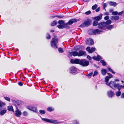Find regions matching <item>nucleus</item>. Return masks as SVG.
Masks as SVG:
<instances>
[{"label":"nucleus","instance_id":"55","mask_svg":"<svg viewBox=\"0 0 124 124\" xmlns=\"http://www.w3.org/2000/svg\"><path fill=\"white\" fill-rule=\"evenodd\" d=\"M18 84L20 86H22L23 85V84L21 82H19L18 83Z\"/></svg>","mask_w":124,"mask_h":124},{"label":"nucleus","instance_id":"39","mask_svg":"<svg viewBox=\"0 0 124 124\" xmlns=\"http://www.w3.org/2000/svg\"><path fill=\"white\" fill-rule=\"evenodd\" d=\"M98 24V22L97 21H94L93 22V26H96Z\"/></svg>","mask_w":124,"mask_h":124},{"label":"nucleus","instance_id":"54","mask_svg":"<svg viewBox=\"0 0 124 124\" xmlns=\"http://www.w3.org/2000/svg\"><path fill=\"white\" fill-rule=\"evenodd\" d=\"M56 16L57 17L59 18H61L64 17V16Z\"/></svg>","mask_w":124,"mask_h":124},{"label":"nucleus","instance_id":"42","mask_svg":"<svg viewBox=\"0 0 124 124\" xmlns=\"http://www.w3.org/2000/svg\"><path fill=\"white\" fill-rule=\"evenodd\" d=\"M5 105V104L2 101H1L0 100V106H2L4 105Z\"/></svg>","mask_w":124,"mask_h":124},{"label":"nucleus","instance_id":"57","mask_svg":"<svg viewBox=\"0 0 124 124\" xmlns=\"http://www.w3.org/2000/svg\"><path fill=\"white\" fill-rule=\"evenodd\" d=\"M100 9V7H98L96 9V11L97 12H98L99 11Z\"/></svg>","mask_w":124,"mask_h":124},{"label":"nucleus","instance_id":"47","mask_svg":"<svg viewBox=\"0 0 124 124\" xmlns=\"http://www.w3.org/2000/svg\"><path fill=\"white\" fill-rule=\"evenodd\" d=\"M23 114L24 116H27L28 114L27 112L25 111L23 113Z\"/></svg>","mask_w":124,"mask_h":124},{"label":"nucleus","instance_id":"29","mask_svg":"<svg viewBox=\"0 0 124 124\" xmlns=\"http://www.w3.org/2000/svg\"><path fill=\"white\" fill-rule=\"evenodd\" d=\"M105 22V23H106V24L107 25V26H108V25L111 24L112 23V22L111 20H108L106 22Z\"/></svg>","mask_w":124,"mask_h":124},{"label":"nucleus","instance_id":"36","mask_svg":"<svg viewBox=\"0 0 124 124\" xmlns=\"http://www.w3.org/2000/svg\"><path fill=\"white\" fill-rule=\"evenodd\" d=\"M57 27L59 29H63L64 28L63 24L62 25H58Z\"/></svg>","mask_w":124,"mask_h":124},{"label":"nucleus","instance_id":"16","mask_svg":"<svg viewBox=\"0 0 124 124\" xmlns=\"http://www.w3.org/2000/svg\"><path fill=\"white\" fill-rule=\"evenodd\" d=\"M93 58L94 60H96L98 61H99L102 59L101 57L98 55H97V56H94L93 57Z\"/></svg>","mask_w":124,"mask_h":124},{"label":"nucleus","instance_id":"52","mask_svg":"<svg viewBox=\"0 0 124 124\" xmlns=\"http://www.w3.org/2000/svg\"><path fill=\"white\" fill-rule=\"evenodd\" d=\"M109 18V17L108 16H106L104 18V19L105 20H107Z\"/></svg>","mask_w":124,"mask_h":124},{"label":"nucleus","instance_id":"5","mask_svg":"<svg viewBox=\"0 0 124 124\" xmlns=\"http://www.w3.org/2000/svg\"><path fill=\"white\" fill-rule=\"evenodd\" d=\"M98 27L99 28L103 30L107 29V26L105 22H103L99 23L98 24Z\"/></svg>","mask_w":124,"mask_h":124},{"label":"nucleus","instance_id":"11","mask_svg":"<svg viewBox=\"0 0 124 124\" xmlns=\"http://www.w3.org/2000/svg\"><path fill=\"white\" fill-rule=\"evenodd\" d=\"M91 31L93 32V33H94V34L95 35L100 34V33L102 31L101 30L97 29L95 30H92Z\"/></svg>","mask_w":124,"mask_h":124},{"label":"nucleus","instance_id":"63","mask_svg":"<svg viewBox=\"0 0 124 124\" xmlns=\"http://www.w3.org/2000/svg\"><path fill=\"white\" fill-rule=\"evenodd\" d=\"M113 11V9H110V12H112V11Z\"/></svg>","mask_w":124,"mask_h":124},{"label":"nucleus","instance_id":"24","mask_svg":"<svg viewBox=\"0 0 124 124\" xmlns=\"http://www.w3.org/2000/svg\"><path fill=\"white\" fill-rule=\"evenodd\" d=\"M114 26L112 25H110L108 26H107V29L108 30H110L113 28Z\"/></svg>","mask_w":124,"mask_h":124},{"label":"nucleus","instance_id":"44","mask_svg":"<svg viewBox=\"0 0 124 124\" xmlns=\"http://www.w3.org/2000/svg\"><path fill=\"white\" fill-rule=\"evenodd\" d=\"M73 124H78L79 122L78 121L75 120L73 121Z\"/></svg>","mask_w":124,"mask_h":124},{"label":"nucleus","instance_id":"1","mask_svg":"<svg viewBox=\"0 0 124 124\" xmlns=\"http://www.w3.org/2000/svg\"><path fill=\"white\" fill-rule=\"evenodd\" d=\"M54 38H53L51 42V46L54 49H56L58 48L57 44L58 39L56 36L54 35Z\"/></svg>","mask_w":124,"mask_h":124},{"label":"nucleus","instance_id":"50","mask_svg":"<svg viewBox=\"0 0 124 124\" xmlns=\"http://www.w3.org/2000/svg\"><path fill=\"white\" fill-rule=\"evenodd\" d=\"M107 6V3H104V4L103 5V7L104 9H105V8H106Z\"/></svg>","mask_w":124,"mask_h":124},{"label":"nucleus","instance_id":"14","mask_svg":"<svg viewBox=\"0 0 124 124\" xmlns=\"http://www.w3.org/2000/svg\"><path fill=\"white\" fill-rule=\"evenodd\" d=\"M28 108L29 110L34 112H36L37 111L36 108L35 107H33L31 106H29L28 107Z\"/></svg>","mask_w":124,"mask_h":124},{"label":"nucleus","instance_id":"7","mask_svg":"<svg viewBox=\"0 0 124 124\" xmlns=\"http://www.w3.org/2000/svg\"><path fill=\"white\" fill-rule=\"evenodd\" d=\"M86 50L89 53H92L93 52L95 51V48L94 47H92L91 48L89 46H88L86 49Z\"/></svg>","mask_w":124,"mask_h":124},{"label":"nucleus","instance_id":"8","mask_svg":"<svg viewBox=\"0 0 124 124\" xmlns=\"http://www.w3.org/2000/svg\"><path fill=\"white\" fill-rule=\"evenodd\" d=\"M86 43L89 45H92L93 44L94 42L93 40L91 38H90L87 40Z\"/></svg>","mask_w":124,"mask_h":124},{"label":"nucleus","instance_id":"30","mask_svg":"<svg viewBox=\"0 0 124 124\" xmlns=\"http://www.w3.org/2000/svg\"><path fill=\"white\" fill-rule=\"evenodd\" d=\"M57 23L56 21H53L51 24V25L53 26H54L56 25Z\"/></svg>","mask_w":124,"mask_h":124},{"label":"nucleus","instance_id":"6","mask_svg":"<svg viewBox=\"0 0 124 124\" xmlns=\"http://www.w3.org/2000/svg\"><path fill=\"white\" fill-rule=\"evenodd\" d=\"M91 22V21L87 20L82 24L80 26L82 27L88 26L90 25Z\"/></svg>","mask_w":124,"mask_h":124},{"label":"nucleus","instance_id":"33","mask_svg":"<svg viewBox=\"0 0 124 124\" xmlns=\"http://www.w3.org/2000/svg\"><path fill=\"white\" fill-rule=\"evenodd\" d=\"M121 94V93L120 91H118L116 93V95L117 96H119Z\"/></svg>","mask_w":124,"mask_h":124},{"label":"nucleus","instance_id":"56","mask_svg":"<svg viewBox=\"0 0 124 124\" xmlns=\"http://www.w3.org/2000/svg\"><path fill=\"white\" fill-rule=\"evenodd\" d=\"M124 11H122L121 12H119L118 14V15H122Z\"/></svg>","mask_w":124,"mask_h":124},{"label":"nucleus","instance_id":"40","mask_svg":"<svg viewBox=\"0 0 124 124\" xmlns=\"http://www.w3.org/2000/svg\"><path fill=\"white\" fill-rule=\"evenodd\" d=\"M4 98L5 100L9 102L10 101V99L9 97H5Z\"/></svg>","mask_w":124,"mask_h":124},{"label":"nucleus","instance_id":"35","mask_svg":"<svg viewBox=\"0 0 124 124\" xmlns=\"http://www.w3.org/2000/svg\"><path fill=\"white\" fill-rule=\"evenodd\" d=\"M109 77L107 76H106L105 78V81L107 83H108V81L109 80Z\"/></svg>","mask_w":124,"mask_h":124},{"label":"nucleus","instance_id":"41","mask_svg":"<svg viewBox=\"0 0 124 124\" xmlns=\"http://www.w3.org/2000/svg\"><path fill=\"white\" fill-rule=\"evenodd\" d=\"M39 112L41 114H45V111L43 110H39Z\"/></svg>","mask_w":124,"mask_h":124},{"label":"nucleus","instance_id":"3","mask_svg":"<svg viewBox=\"0 0 124 124\" xmlns=\"http://www.w3.org/2000/svg\"><path fill=\"white\" fill-rule=\"evenodd\" d=\"M42 120L48 123H54V124H57L60 123V122H59L57 120H54L52 119H49L45 118H42Z\"/></svg>","mask_w":124,"mask_h":124},{"label":"nucleus","instance_id":"58","mask_svg":"<svg viewBox=\"0 0 124 124\" xmlns=\"http://www.w3.org/2000/svg\"><path fill=\"white\" fill-rule=\"evenodd\" d=\"M87 58L89 59V60H91V58L90 56L89 55H88L87 56Z\"/></svg>","mask_w":124,"mask_h":124},{"label":"nucleus","instance_id":"25","mask_svg":"<svg viewBox=\"0 0 124 124\" xmlns=\"http://www.w3.org/2000/svg\"><path fill=\"white\" fill-rule=\"evenodd\" d=\"M8 109L9 111H14L13 107L12 106H8Z\"/></svg>","mask_w":124,"mask_h":124},{"label":"nucleus","instance_id":"31","mask_svg":"<svg viewBox=\"0 0 124 124\" xmlns=\"http://www.w3.org/2000/svg\"><path fill=\"white\" fill-rule=\"evenodd\" d=\"M47 110L51 112L53 111L54 110V109L52 107H49L47 108Z\"/></svg>","mask_w":124,"mask_h":124},{"label":"nucleus","instance_id":"17","mask_svg":"<svg viewBox=\"0 0 124 124\" xmlns=\"http://www.w3.org/2000/svg\"><path fill=\"white\" fill-rule=\"evenodd\" d=\"M108 95L109 97H111L114 95L113 92L111 90H110L108 92Z\"/></svg>","mask_w":124,"mask_h":124},{"label":"nucleus","instance_id":"15","mask_svg":"<svg viewBox=\"0 0 124 124\" xmlns=\"http://www.w3.org/2000/svg\"><path fill=\"white\" fill-rule=\"evenodd\" d=\"M86 54V53L84 51H81L78 52V56H80L83 55H85Z\"/></svg>","mask_w":124,"mask_h":124},{"label":"nucleus","instance_id":"48","mask_svg":"<svg viewBox=\"0 0 124 124\" xmlns=\"http://www.w3.org/2000/svg\"><path fill=\"white\" fill-rule=\"evenodd\" d=\"M98 72L96 70L95 71L94 73V74L93 75V77H94L95 76H96V75H97L98 74Z\"/></svg>","mask_w":124,"mask_h":124},{"label":"nucleus","instance_id":"60","mask_svg":"<svg viewBox=\"0 0 124 124\" xmlns=\"http://www.w3.org/2000/svg\"><path fill=\"white\" fill-rule=\"evenodd\" d=\"M121 97L122 98H124V93H123L122 94V95H121Z\"/></svg>","mask_w":124,"mask_h":124},{"label":"nucleus","instance_id":"4","mask_svg":"<svg viewBox=\"0 0 124 124\" xmlns=\"http://www.w3.org/2000/svg\"><path fill=\"white\" fill-rule=\"evenodd\" d=\"M89 64V62L86 61L85 59H82L80 60L79 64L83 66L86 67Z\"/></svg>","mask_w":124,"mask_h":124},{"label":"nucleus","instance_id":"32","mask_svg":"<svg viewBox=\"0 0 124 124\" xmlns=\"http://www.w3.org/2000/svg\"><path fill=\"white\" fill-rule=\"evenodd\" d=\"M100 62L102 63V65L104 66H105L106 65V62L104 61L101 60L100 61Z\"/></svg>","mask_w":124,"mask_h":124},{"label":"nucleus","instance_id":"10","mask_svg":"<svg viewBox=\"0 0 124 124\" xmlns=\"http://www.w3.org/2000/svg\"><path fill=\"white\" fill-rule=\"evenodd\" d=\"M70 72L72 73L76 74L77 73V68L74 67H72L70 69Z\"/></svg>","mask_w":124,"mask_h":124},{"label":"nucleus","instance_id":"9","mask_svg":"<svg viewBox=\"0 0 124 124\" xmlns=\"http://www.w3.org/2000/svg\"><path fill=\"white\" fill-rule=\"evenodd\" d=\"M77 21V20L76 19H72L69 21L67 23V24H68L69 25H70L73 23L76 22Z\"/></svg>","mask_w":124,"mask_h":124},{"label":"nucleus","instance_id":"64","mask_svg":"<svg viewBox=\"0 0 124 124\" xmlns=\"http://www.w3.org/2000/svg\"><path fill=\"white\" fill-rule=\"evenodd\" d=\"M51 32H54V30H51Z\"/></svg>","mask_w":124,"mask_h":124},{"label":"nucleus","instance_id":"21","mask_svg":"<svg viewBox=\"0 0 124 124\" xmlns=\"http://www.w3.org/2000/svg\"><path fill=\"white\" fill-rule=\"evenodd\" d=\"M119 17L118 16H112L111 17V19L113 20H118L119 19Z\"/></svg>","mask_w":124,"mask_h":124},{"label":"nucleus","instance_id":"18","mask_svg":"<svg viewBox=\"0 0 124 124\" xmlns=\"http://www.w3.org/2000/svg\"><path fill=\"white\" fill-rule=\"evenodd\" d=\"M108 3L110 6H116L117 4L116 2L113 1L108 2Z\"/></svg>","mask_w":124,"mask_h":124},{"label":"nucleus","instance_id":"38","mask_svg":"<svg viewBox=\"0 0 124 124\" xmlns=\"http://www.w3.org/2000/svg\"><path fill=\"white\" fill-rule=\"evenodd\" d=\"M58 51L59 53H62L63 52V49L61 48H59L58 49Z\"/></svg>","mask_w":124,"mask_h":124},{"label":"nucleus","instance_id":"34","mask_svg":"<svg viewBox=\"0 0 124 124\" xmlns=\"http://www.w3.org/2000/svg\"><path fill=\"white\" fill-rule=\"evenodd\" d=\"M64 21L63 20H59L58 22V23L60 25H63L64 23Z\"/></svg>","mask_w":124,"mask_h":124},{"label":"nucleus","instance_id":"46","mask_svg":"<svg viewBox=\"0 0 124 124\" xmlns=\"http://www.w3.org/2000/svg\"><path fill=\"white\" fill-rule=\"evenodd\" d=\"M108 70L110 71L113 74H115V73L110 68H108Z\"/></svg>","mask_w":124,"mask_h":124},{"label":"nucleus","instance_id":"22","mask_svg":"<svg viewBox=\"0 0 124 124\" xmlns=\"http://www.w3.org/2000/svg\"><path fill=\"white\" fill-rule=\"evenodd\" d=\"M70 53L72 54L73 56H78V52H73Z\"/></svg>","mask_w":124,"mask_h":124},{"label":"nucleus","instance_id":"23","mask_svg":"<svg viewBox=\"0 0 124 124\" xmlns=\"http://www.w3.org/2000/svg\"><path fill=\"white\" fill-rule=\"evenodd\" d=\"M101 72L102 74L103 75H105L107 73L106 70L104 69H102Z\"/></svg>","mask_w":124,"mask_h":124},{"label":"nucleus","instance_id":"13","mask_svg":"<svg viewBox=\"0 0 124 124\" xmlns=\"http://www.w3.org/2000/svg\"><path fill=\"white\" fill-rule=\"evenodd\" d=\"M15 114L16 116L19 117L21 115L22 113L18 109H17L15 111Z\"/></svg>","mask_w":124,"mask_h":124},{"label":"nucleus","instance_id":"12","mask_svg":"<svg viewBox=\"0 0 124 124\" xmlns=\"http://www.w3.org/2000/svg\"><path fill=\"white\" fill-rule=\"evenodd\" d=\"M80 60L79 59H76L75 60L71 59L70 60V62L72 63H76L79 64Z\"/></svg>","mask_w":124,"mask_h":124},{"label":"nucleus","instance_id":"28","mask_svg":"<svg viewBox=\"0 0 124 124\" xmlns=\"http://www.w3.org/2000/svg\"><path fill=\"white\" fill-rule=\"evenodd\" d=\"M6 110H3L1 111L0 112V114L1 116L3 115L6 112Z\"/></svg>","mask_w":124,"mask_h":124},{"label":"nucleus","instance_id":"20","mask_svg":"<svg viewBox=\"0 0 124 124\" xmlns=\"http://www.w3.org/2000/svg\"><path fill=\"white\" fill-rule=\"evenodd\" d=\"M102 16H98L95 17L94 18V19L96 21H99L101 19Z\"/></svg>","mask_w":124,"mask_h":124},{"label":"nucleus","instance_id":"51","mask_svg":"<svg viewBox=\"0 0 124 124\" xmlns=\"http://www.w3.org/2000/svg\"><path fill=\"white\" fill-rule=\"evenodd\" d=\"M91 13V12L89 10L87 12H86L85 13V14L86 15H88L90 14Z\"/></svg>","mask_w":124,"mask_h":124},{"label":"nucleus","instance_id":"45","mask_svg":"<svg viewBox=\"0 0 124 124\" xmlns=\"http://www.w3.org/2000/svg\"><path fill=\"white\" fill-rule=\"evenodd\" d=\"M46 38L47 39H49L50 38V36L48 34H47L46 35Z\"/></svg>","mask_w":124,"mask_h":124},{"label":"nucleus","instance_id":"2","mask_svg":"<svg viewBox=\"0 0 124 124\" xmlns=\"http://www.w3.org/2000/svg\"><path fill=\"white\" fill-rule=\"evenodd\" d=\"M106 84L107 85L109 86L113 89L116 88L119 85V84H116L115 82L112 81H110L109 83H107Z\"/></svg>","mask_w":124,"mask_h":124},{"label":"nucleus","instance_id":"43","mask_svg":"<svg viewBox=\"0 0 124 124\" xmlns=\"http://www.w3.org/2000/svg\"><path fill=\"white\" fill-rule=\"evenodd\" d=\"M118 12L117 11L113 12L112 13V14L113 15H117L118 14Z\"/></svg>","mask_w":124,"mask_h":124},{"label":"nucleus","instance_id":"49","mask_svg":"<svg viewBox=\"0 0 124 124\" xmlns=\"http://www.w3.org/2000/svg\"><path fill=\"white\" fill-rule=\"evenodd\" d=\"M92 30H91L89 31L88 33L89 34L91 35L94 34V33L91 31Z\"/></svg>","mask_w":124,"mask_h":124},{"label":"nucleus","instance_id":"53","mask_svg":"<svg viewBox=\"0 0 124 124\" xmlns=\"http://www.w3.org/2000/svg\"><path fill=\"white\" fill-rule=\"evenodd\" d=\"M108 74L109 77H110L109 78L113 77V75L111 74L108 73Z\"/></svg>","mask_w":124,"mask_h":124},{"label":"nucleus","instance_id":"19","mask_svg":"<svg viewBox=\"0 0 124 124\" xmlns=\"http://www.w3.org/2000/svg\"><path fill=\"white\" fill-rule=\"evenodd\" d=\"M84 47L83 46H78L75 47V49L76 50H81L84 49Z\"/></svg>","mask_w":124,"mask_h":124},{"label":"nucleus","instance_id":"59","mask_svg":"<svg viewBox=\"0 0 124 124\" xmlns=\"http://www.w3.org/2000/svg\"><path fill=\"white\" fill-rule=\"evenodd\" d=\"M93 73H91L87 75V76H90L92 75Z\"/></svg>","mask_w":124,"mask_h":124},{"label":"nucleus","instance_id":"62","mask_svg":"<svg viewBox=\"0 0 124 124\" xmlns=\"http://www.w3.org/2000/svg\"><path fill=\"white\" fill-rule=\"evenodd\" d=\"M56 16H53L52 17V18H54V17H57Z\"/></svg>","mask_w":124,"mask_h":124},{"label":"nucleus","instance_id":"27","mask_svg":"<svg viewBox=\"0 0 124 124\" xmlns=\"http://www.w3.org/2000/svg\"><path fill=\"white\" fill-rule=\"evenodd\" d=\"M117 87L118 91H120V89L123 88V86L122 85H120L119 84V85Z\"/></svg>","mask_w":124,"mask_h":124},{"label":"nucleus","instance_id":"26","mask_svg":"<svg viewBox=\"0 0 124 124\" xmlns=\"http://www.w3.org/2000/svg\"><path fill=\"white\" fill-rule=\"evenodd\" d=\"M68 24H67V23H64L63 24L64 28H65L66 29L70 28V27L68 26Z\"/></svg>","mask_w":124,"mask_h":124},{"label":"nucleus","instance_id":"37","mask_svg":"<svg viewBox=\"0 0 124 124\" xmlns=\"http://www.w3.org/2000/svg\"><path fill=\"white\" fill-rule=\"evenodd\" d=\"M97 4H95L92 7V9L93 10H94L97 8Z\"/></svg>","mask_w":124,"mask_h":124},{"label":"nucleus","instance_id":"61","mask_svg":"<svg viewBox=\"0 0 124 124\" xmlns=\"http://www.w3.org/2000/svg\"><path fill=\"white\" fill-rule=\"evenodd\" d=\"M115 81L118 82L119 81V80L118 79H115L114 80Z\"/></svg>","mask_w":124,"mask_h":124}]
</instances>
